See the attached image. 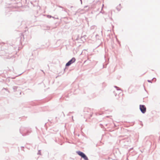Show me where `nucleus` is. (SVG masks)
Listing matches in <instances>:
<instances>
[{
	"mask_svg": "<svg viewBox=\"0 0 160 160\" xmlns=\"http://www.w3.org/2000/svg\"><path fill=\"white\" fill-rule=\"evenodd\" d=\"M77 153L78 155L81 156L82 158H83L85 160H88L87 157L82 152L80 151H77Z\"/></svg>",
	"mask_w": 160,
	"mask_h": 160,
	"instance_id": "nucleus-2",
	"label": "nucleus"
},
{
	"mask_svg": "<svg viewBox=\"0 0 160 160\" xmlns=\"http://www.w3.org/2000/svg\"><path fill=\"white\" fill-rule=\"evenodd\" d=\"M140 109L142 112L143 113H145L146 112V108L144 105H140Z\"/></svg>",
	"mask_w": 160,
	"mask_h": 160,
	"instance_id": "nucleus-3",
	"label": "nucleus"
},
{
	"mask_svg": "<svg viewBox=\"0 0 160 160\" xmlns=\"http://www.w3.org/2000/svg\"><path fill=\"white\" fill-rule=\"evenodd\" d=\"M115 93L116 95H118V97L117 98V99L122 100L123 98V94L122 91H116L114 92Z\"/></svg>",
	"mask_w": 160,
	"mask_h": 160,
	"instance_id": "nucleus-1",
	"label": "nucleus"
},
{
	"mask_svg": "<svg viewBox=\"0 0 160 160\" xmlns=\"http://www.w3.org/2000/svg\"><path fill=\"white\" fill-rule=\"evenodd\" d=\"M75 61V58H73L70 60L66 63V66H68L70 65L71 64L74 62Z\"/></svg>",
	"mask_w": 160,
	"mask_h": 160,
	"instance_id": "nucleus-4",
	"label": "nucleus"
}]
</instances>
